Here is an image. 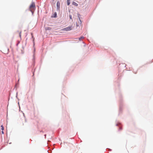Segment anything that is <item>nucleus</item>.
I'll use <instances>...</instances> for the list:
<instances>
[{
	"label": "nucleus",
	"mask_w": 153,
	"mask_h": 153,
	"mask_svg": "<svg viewBox=\"0 0 153 153\" xmlns=\"http://www.w3.org/2000/svg\"><path fill=\"white\" fill-rule=\"evenodd\" d=\"M120 98V103H119V113L118 115H119L122 112L123 104V100L121 97V94L119 95Z\"/></svg>",
	"instance_id": "obj_1"
},
{
	"label": "nucleus",
	"mask_w": 153,
	"mask_h": 153,
	"mask_svg": "<svg viewBox=\"0 0 153 153\" xmlns=\"http://www.w3.org/2000/svg\"><path fill=\"white\" fill-rule=\"evenodd\" d=\"M36 52V49L35 48H34V50L33 51V58L32 59V65L33 66H34L35 65V53Z\"/></svg>",
	"instance_id": "obj_2"
},
{
	"label": "nucleus",
	"mask_w": 153,
	"mask_h": 153,
	"mask_svg": "<svg viewBox=\"0 0 153 153\" xmlns=\"http://www.w3.org/2000/svg\"><path fill=\"white\" fill-rule=\"evenodd\" d=\"M116 122L117 123L116 124V126L119 127L118 131H120L122 129V125L121 123L119 122H117V120L116 121Z\"/></svg>",
	"instance_id": "obj_3"
},
{
	"label": "nucleus",
	"mask_w": 153,
	"mask_h": 153,
	"mask_svg": "<svg viewBox=\"0 0 153 153\" xmlns=\"http://www.w3.org/2000/svg\"><path fill=\"white\" fill-rule=\"evenodd\" d=\"M72 26H69L68 27H66L63 28L62 29V30L63 31H69L72 30Z\"/></svg>",
	"instance_id": "obj_4"
},
{
	"label": "nucleus",
	"mask_w": 153,
	"mask_h": 153,
	"mask_svg": "<svg viewBox=\"0 0 153 153\" xmlns=\"http://www.w3.org/2000/svg\"><path fill=\"white\" fill-rule=\"evenodd\" d=\"M60 3L59 1H57L56 3V9L57 11H60Z\"/></svg>",
	"instance_id": "obj_5"
},
{
	"label": "nucleus",
	"mask_w": 153,
	"mask_h": 153,
	"mask_svg": "<svg viewBox=\"0 0 153 153\" xmlns=\"http://www.w3.org/2000/svg\"><path fill=\"white\" fill-rule=\"evenodd\" d=\"M36 6L35 3L32 2L31 4L30 5L29 7V9H31V8H33L34 9H35Z\"/></svg>",
	"instance_id": "obj_6"
},
{
	"label": "nucleus",
	"mask_w": 153,
	"mask_h": 153,
	"mask_svg": "<svg viewBox=\"0 0 153 153\" xmlns=\"http://www.w3.org/2000/svg\"><path fill=\"white\" fill-rule=\"evenodd\" d=\"M57 13L56 12H55L53 14H52L51 16V18H56L57 17Z\"/></svg>",
	"instance_id": "obj_7"
},
{
	"label": "nucleus",
	"mask_w": 153,
	"mask_h": 153,
	"mask_svg": "<svg viewBox=\"0 0 153 153\" xmlns=\"http://www.w3.org/2000/svg\"><path fill=\"white\" fill-rule=\"evenodd\" d=\"M77 15L79 21V22H80V23L81 25L82 24V21L80 19L81 15L78 13H77Z\"/></svg>",
	"instance_id": "obj_8"
},
{
	"label": "nucleus",
	"mask_w": 153,
	"mask_h": 153,
	"mask_svg": "<svg viewBox=\"0 0 153 153\" xmlns=\"http://www.w3.org/2000/svg\"><path fill=\"white\" fill-rule=\"evenodd\" d=\"M72 4L73 5H74L75 6H77L78 5V4L74 1H73Z\"/></svg>",
	"instance_id": "obj_9"
},
{
	"label": "nucleus",
	"mask_w": 153,
	"mask_h": 153,
	"mask_svg": "<svg viewBox=\"0 0 153 153\" xmlns=\"http://www.w3.org/2000/svg\"><path fill=\"white\" fill-rule=\"evenodd\" d=\"M70 0H67V5L69 6L70 5Z\"/></svg>",
	"instance_id": "obj_10"
},
{
	"label": "nucleus",
	"mask_w": 153,
	"mask_h": 153,
	"mask_svg": "<svg viewBox=\"0 0 153 153\" xmlns=\"http://www.w3.org/2000/svg\"><path fill=\"white\" fill-rule=\"evenodd\" d=\"M46 30H50L51 29V28L49 27H47L45 28Z\"/></svg>",
	"instance_id": "obj_11"
},
{
	"label": "nucleus",
	"mask_w": 153,
	"mask_h": 153,
	"mask_svg": "<svg viewBox=\"0 0 153 153\" xmlns=\"http://www.w3.org/2000/svg\"><path fill=\"white\" fill-rule=\"evenodd\" d=\"M1 130L3 131L4 129V126L3 125H1Z\"/></svg>",
	"instance_id": "obj_12"
},
{
	"label": "nucleus",
	"mask_w": 153,
	"mask_h": 153,
	"mask_svg": "<svg viewBox=\"0 0 153 153\" xmlns=\"http://www.w3.org/2000/svg\"><path fill=\"white\" fill-rule=\"evenodd\" d=\"M84 38V36H81L80 38H79V40L81 41V40L83 39Z\"/></svg>",
	"instance_id": "obj_13"
},
{
	"label": "nucleus",
	"mask_w": 153,
	"mask_h": 153,
	"mask_svg": "<svg viewBox=\"0 0 153 153\" xmlns=\"http://www.w3.org/2000/svg\"><path fill=\"white\" fill-rule=\"evenodd\" d=\"M69 17L70 19L71 20L72 19V15H71L70 14H69Z\"/></svg>",
	"instance_id": "obj_14"
},
{
	"label": "nucleus",
	"mask_w": 153,
	"mask_h": 153,
	"mask_svg": "<svg viewBox=\"0 0 153 153\" xmlns=\"http://www.w3.org/2000/svg\"><path fill=\"white\" fill-rule=\"evenodd\" d=\"M16 97L18 99V100H19V98H18V92H17L16 93Z\"/></svg>",
	"instance_id": "obj_15"
},
{
	"label": "nucleus",
	"mask_w": 153,
	"mask_h": 153,
	"mask_svg": "<svg viewBox=\"0 0 153 153\" xmlns=\"http://www.w3.org/2000/svg\"><path fill=\"white\" fill-rule=\"evenodd\" d=\"M29 10H30V11H31V13H32V14L33 15V11L32 10H31V9H29Z\"/></svg>",
	"instance_id": "obj_16"
},
{
	"label": "nucleus",
	"mask_w": 153,
	"mask_h": 153,
	"mask_svg": "<svg viewBox=\"0 0 153 153\" xmlns=\"http://www.w3.org/2000/svg\"><path fill=\"white\" fill-rule=\"evenodd\" d=\"M19 84L18 83H16V85L15 86V88H17V87L18 86Z\"/></svg>",
	"instance_id": "obj_17"
},
{
	"label": "nucleus",
	"mask_w": 153,
	"mask_h": 153,
	"mask_svg": "<svg viewBox=\"0 0 153 153\" xmlns=\"http://www.w3.org/2000/svg\"><path fill=\"white\" fill-rule=\"evenodd\" d=\"M20 43V42H17V43L16 44V46H18V45Z\"/></svg>",
	"instance_id": "obj_18"
},
{
	"label": "nucleus",
	"mask_w": 153,
	"mask_h": 153,
	"mask_svg": "<svg viewBox=\"0 0 153 153\" xmlns=\"http://www.w3.org/2000/svg\"><path fill=\"white\" fill-rule=\"evenodd\" d=\"M21 32H20L19 33V36L20 38H21Z\"/></svg>",
	"instance_id": "obj_19"
},
{
	"label": "nucleus",
	"mask_w": 153,
	"mask_h": 153,
	"mask_svg": "<svg viewBox=\"0 0 153 153\" xmlns=\"http://www.w3.org/2000/svg\"><path fill=\"white\" fill-rule=\"evenodd\" d=\"M76 27H77L79 26V25L77 22L76 23Z\"/></svg>",
	"instance_id": "obj_20"
},
{
	"label": "nucleus",
	"mask_w": 153,
	"mask_h": 153,
	"mask_svg": "<svg viewBox=\"0 0 153 153\" xmlns=\"http://www.w3.org/2000/svg\"><path fill=\"white\" fill-rule=\"evenodd\" d=\"M108 150H109L110 151H111V149H108V148H107V149H106V151H108Z\"/></svg>",
	"instance_id": "obj_21"
},
{
	"label": "nucleus",
	"mask_w": 153,
	"mask_h": 153,
	"mask_svg": "<svg viewBox=\"0 0 153 153\" xmlns=\"http://www.w3.org/2000/svg\"><path fill=\"white\" fill-rule=\"evenodd\" d=\"M117 85L118 86H119L120 85V84H119V83H118V81H117Z\"/></svg>",
	"instance_id": "obj_22"
},
{
	"label": "nucleus",
	"mask_w": 153,
	"mask_h": 153,
	"mask_svg": "<svg viewBox=\"0 0 153 153\" xmlns=\"http://www.w3.org/2000/svg\"><path fill=\"white\" fill-rule=\"evenodd\" d=\"M1 133H2V134H4V132L3 131H2H2H1Z\"/></svg>",
	"instance_id": "obj_23"
},
{
	"label": "nucleus",
	"mask_w": 153,
	"mask_h": 153,
	"mask_svg": "<svg viewBox=\"0 0 153 153\" xmlns=\"http://www.w3.org/2000/svg\"><path fill=\"white\" fill-rule=\"evenodd\" d=\"M48 153H51V151L49 152V151H48Z\"/></svg>",
	"instance_id": "obj_24"
},
{
	"label": "nucleus",
	"mask_w": 153,
	"mask_h": 153,
	"mask_svg": "<svg viewBox=\"0 0 153 153\" xmlns=\"http://www.w3.org/2000/svg\"><path fill=\"white\" fill-rule=\"evenodd\" d=\"M34 71L33 72V76L34 75Z\"/></svg>",
	"instance_id": "obj_25"
},
{
	"label": "nucleus",
	"mask_w": 153,
	"mask_h": 153,
	"mask_svg": "<svg viewBox=\"0 0 153 153\" xmlns=\"http://www.w3.org/2000/svg\"><path fill=\"white\" fill-rule=\"evenodd\" d=\"M44 136H45V138H46V134H45Z\"/></svg>",
	"instance_id": "obj_26"
},
{
	"label": "nucleus",
	"mask_w": 153,
	"mask_h": 153,
	"mask_svg": "<svg viewBox=\"0 0 153 153\" xmlns=\"http://www.w3.org/2000/svg\"><path fill=\"white\" fill-rule=\"evenodd\" d=\"M133 72L135 74H136L137 73V72Z\"/></svg>",
	"instance_id": "obj_27"
},
{
	"label": "nucleus",
	"mask_w": 153,
	"mask_h": 153,
	"mask_svg": "<svg viewBox=\"0 0 153 153\" xmlns=\"http://www.w3.org/2000/svg\"><path fill=\"white\" fill-rule=\"evenodd\" d=\"M31 35H32V37H33V36L32 35V33H31Z\"/></svg>",
	"instance_id": "obj_28"
},
{
	"label": "nucleus",
	"mask_w": 153,
	"mask_h": 153,
	"mask_svg": "<svg viewBox=\"0 0 153 153\" xmlns=\"http://www.w3.org/2000/svg\"><path fill=\"white\" fill-rule=\"evenodd\" d=\"M126 65H125L124 66V68H125L126 67Z\"/></svg>",
	"instance_id": "obj_29"
},
{
	"label": "nucleus",
	"mask_w": 153,
	"mask_h": 153,
	"mask_svg": "<svg viewBox=\"0 0 153 153\" xmlns=\"http://www.w3.org/2000/svg\"><path fill=\"white\" fill-rule=\"evenodd\" d=\"M124 64H122V65H124Z\"/></svg>",
	"instance_id": "obj_30"
},
{
	"label": "nucleus",
	"mask_w": 153,
	"mask_h": 153,
	"mask_svg": "<svg viewBox=\"0 0 153 153\" xmlns=\"http://www.w3.org/2000/svg\"><path fill=\"white\" fill-rule=\"evenodd\" d=\"M40 132H43V131H40Z\"/></svg>",
	"instance_id": "obj_31"
},
{
	"label": "nucleus",
	"mask_w": 153,
	"mask_h": 153,
	"mask_svg": "<svg viewBox=\"0 0 153 153\" xmlns=\"http://www.w3.org/2000/svg\"><path fill=\"white\" fill-rule=\"evenodd\" d=\"M53 1L54 0H52Z\"/></svg>",
	"instance_id": "obj_32"
}]
</instances>
